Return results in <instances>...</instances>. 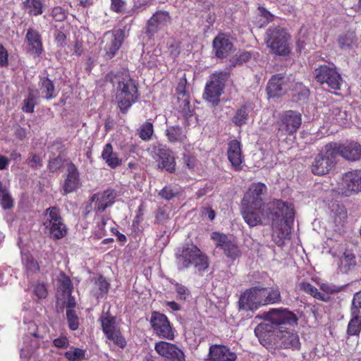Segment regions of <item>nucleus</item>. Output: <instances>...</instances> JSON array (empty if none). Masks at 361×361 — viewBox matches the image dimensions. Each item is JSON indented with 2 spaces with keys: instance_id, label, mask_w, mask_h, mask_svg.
I'll list each match as a JSON object with an SVG mask.
<instances>
[{
  "instance_id": "1",
  "label": "nucleus",
  "mask_w": 361,
  "mask_h": 361,
  "mask_svg": "<svg viewBox=\"0 0 361 361\" xmlns=\"http://www.w3.org/2000/svg\"><path fill=\"white\" fill-rule=\"evenodd\" d=\"M267 185L261 182L252 183L245 192L241 201V209L245 221L248 226L262 224L258 211L265 219L271 221V226H292L295 218L292 204L279 200H273L266 205L263 195L267 192Z\"/></svg>"
},
{
  "instance_id": "2",
  "label": "nucleus",
  "mask_w": 361,
  "mask_h": 361,
  "mask_svg": "<svg viewBox=\"0 0 361 361\" xmlns=\"http://www.w3.org/2000/svg\"><path fill=\"white\" fill-rule=\"evenodd\" d=\"M255 334L259 343L267 349L299 350L300 348L299 336L293 329H274L271 324H259L255 329Z\"/></svg>"
},
{
  "instance_id": "3",
  "label": "nucleus",
  "mask_w": 361,
  "mask_h": 361,
  "mask_svg": "<svg viewBox=\"0 0 361 361\" xmlns=\"http://www.w3.org/2000/svg\"><path fill=\"white\" fill-rule=\"evenodd\" d=\"M281 300L277 288L252 287L243 293L239 298V308L243 310L255 311L262 306L275 304Z\"/></svg>"
},
{
  "instance_id": "4",
  "label": "nucleus",
  "mask_w": 361,
  "mask_h": 361,
  "mask_svg": "<svg viewBox=\"0 0 361 361\" xmlns=\"http://www.w3.org/2000/svg\"><path fill=\"white\" fill-rule=\"evenodd\" d=\"M176 255L178 269L193 267L196 271L201 272L209 267L208 257L193 243H186L178 248Z\"/></svg>"
},
{
  "instance_id": "5",
  "label": "nucleus",
  "mask_w": 361,
  "mask_h": 361,
  "mask_svg": "<svg viewBox=\"0 0 361 361\" xmlns=\"http://www.w3.org/2000/svg\"><path fill=\"white\" fill-rule=\"evenodd\" d=\"M140 97L138 87L129 74H126L118 82L116 99L118 107L123 114H126L132 105Z\"/></svg>"
},
{
  "instance_id": "6",
  "label": "nucleus",
  "mask_w": 361,
  "mask_h": 361,
  "mask_svg": "<svg viewBox=\"0 0 361 361\" xmlns=\"http://www.w3.org/2000/svg\"><path fill=\"white\" fill-rule=\"evenodd\" d=\"M290 35L280 26L270 27L266 32L265 42L271 52L278 56H286L290 53L289 40Z\"/></svg>"
},
{
  "instance_id": "7",
  "label": "nucleus",
  "mask_w": 361,
  "mask_h": 361,
  "mask_svg": "<svg viewBox=\"0 0 361 361\" xmlns=\"http://www.w3.org/2000/svg\"><path fill=\"white\" fill-rule=\"evenodd\" d=\"M228 78V73L224 71L216 72L210 75L204 88V99L216 106L220 102V97L224 92L225 82Z\"/></svg>"
},
{
  "instance_id": "8",
  "label": "nucleus",
  "mask_w": 361,
  "mask_h": 361,
  "mask_svg": "<svg viewBox=\"0 0 361 361\" xmlns=\"http://www.w3.org/2000/svg\"><path fill=\"white\" fill-rule=\"evenodd\" d=\"M337 192L343 197H350L361 192V169H354L343 173Z\"/></svg>"
},
{
  "instance_id": "9",
  "label": "nucleus",
  "mask_w": 361,
  "mask_h": 361,
  "mask_svg": "<svg viewBox=\"0 0 361 361\" xmlns=\"http://www.w3.org/2000/svg\"><path fill=\"white\" fill-rule=\"evenodd\" d=\"M314 78L321 85L326 84L334 90H340L343 78L333 64L331 66L321 65L314 70Z\"/></svg>"
},
{
  "instance_id": "10",
  "label": "nucleus",
  "mask_w": 361,
  "mask_h": 361,
  "mask_svg": "<svg viewBox=\"0 0 361 361\" xmlns=\"http://www.w3.org/2000/svg\"><path fill=\"white\" fill-rule=\"evenodd\" d=\"M331 149V145L328 143L324 146V152L315 157L311 166L312 172L314 175L327 174L335 166L336 159Z\"/></svg>"
},
{
  "instance_id": "11",
  "label": "nucleus",
  "mask_w": 361,
  "mask_h": 361,
  "mask_svg": "<svg viewBox=\"0 0 361 361\" xmlns=\"http://www.w3.org/2000/svg\"><path fill=\"white\" fill-rule=\"evenodd\" d=\"M301 124V114L293 110L281 113L276 122L277 129L283 135H293L298 130Z\"/></svg>"
},
{
  "instance_id": "12",
  "label": "nucleus",
  "mask_w": 361,
  "mask_h": 361,
  "mask_svg": "<svg viewBox=\"0 0 361 361\" xmlns=\"http://www.w3.org/2000/svg\"><path fill=\"white\" fill-rule=\"evenodd\" d=\"M27 326V334L23 338V343L20 348V356L21 359L27 360L38 348L39 342L37 338H43L44 334H41L35 322L32 321H24Z\"/></svg>"
},
{
  "instance_id": "13",
  "label": "nucleus",
  "mask_w": 361,
  "mask_h": 361,
  "mask_svg": "<svg viewBox=\"0 0 361 361\" xmlns=\"http://www.w3.org/2000/svg\"><path fill=\"white\" fill-rule=\"evenodd\" d=\"M266 319L274 329H283L282 325L294 326L298 324L296 315L287 309H271L267 313Z\"/></svg>"
},
{
  "instance_id": "14",
  "label": "nucleus",
  "mask_w": 361,
  "mask_h": 361,
  "mask_svg": "<svg viewBox=\"0 0 361 361\" xmlns=\"http://www.w3.org/2000/svg\"><path fill=\"white\" fill-rule=\"evenodd\" d=\"M126 25H124L123 28L109 30L105 32L104 37L106 41L104 49L108 59H111L114 57L121 47L126 37Z\"/></svg>"
},
{
  "instance_id": "15",
  "label": "nucleus",
  "mask_w": 361,
  "mask_h": 361,
  "mask_svg": "<svg viewBox=\"0 0 361 361\" xmlns=\"http://www.w3.org/2000/svg\"><path fill=\"white\" fill-rule=\"evenodd\" d=\"M336 158L340 155L349 161H356L361 158V145L355 141L345 143L330 142Z\"/></svg>"
},
{
  "instance_id": "16",
  "label": "nucleus",
  "mask_w": 361,
  "mask_h": 361,
  "mask_svg": "<svg viewBox=\"0 0 361 361\" xmlns=\"http://www.w3.org/2000/svg\"><path fill=\"white\" fill-rule=\"evenodd\" d=\"M152 157L158 162V166L169 173L176 171V161L173 152L166 146L161 144L154 145Z\"/></svg>"
},
{
  "instance_id": "17",
  "label": "nucleus",
  "mask_w": 361,
  "mask_h": 361,
  "mask_svg": "<svg viewBox=\"0 0 361 361\" xmlns=\"http://www.w3.org/2000/svg\"><path fill=\"white\" fill-rule=\"evenodd\" d=\"M150 323L154 331L160 338L173 340L174 334L166 316L159 312L152 313Z\"/></svg>"
},
{
  "instance_id": "18",
  "label": "nucleus",
  "mask_w": 361,
  "mask_h": 361,
  "mask_svg": "<svg viewBox=\"0 0 361 361\" xmlns=\"http://www.w3.org/2000/svg\"><path fill=\"white\" fill-rule=\"evenodd\" d=\"M171 21L172 18L169 12L159 10L147 20L146 33L149 37H153L160 30L169 25Z\"/></svg>"
},
{
  "instance_id": "19",
  "label": "nucleus",
  "mask_w": 361,
  "mask_h": 361,
  "mask_svg": "<svg viewBox=\"0 0 361 361\" xmlns=\"http://www.w3.org/2000/svg\"><path fill=\"white\" fill-rule=\"evenodd\" d=\"M81 185L80 173L75 164L70 161L66 164V175L62 185L63 195L77 190Z\"/></svg>"
},
{
  "instance_id": "20",
  "label": "nucleus",
  "mask_w": 361,
  "mask_h": 361,
  "mask_svg": "<svg viewBox=\"0 0 361 361\" xmlns=\"http://www.w3.org/2000/svg\"><path fill=\"white\" fill-rule=\"evenodd\" d=\"M154 349L156 352L167 361H185L183 352L176 345L159 341L155 344Z\"/></svg>"
},
{
  "instance_id": "21",
  "label": "nucleus",
  "mask_w": 361,
  "mask_h": 361,
  "mask_svg": "<svg viewBox=\"0 0 361 361\" xmlns=\"http://www.w3.org/2000/svg\"><path fill=\"white\" fill-rule=\"evenodd\" d=\"M288 88V78L282 74H275L269 79L266 90L269 97L274 98L284 95Z\"/></svg>"
},
{
  "instance_id": "22",
  "label": "nucleus",
  "mask_w": 361,
  "mask_h": 361,
  "mask_svg": "<svg viewBox=\"0 0 361 361\" xmlns=\"http://www.w3.org/2000/svg\"><path fill=\"white\" fill-rule=\"evenodd\" d=\"M211 238L214 240L216 247L224 250L227 257L235 259L239 256L240 250L237 244L233 240L228 239L226 235L219 232H213Z\"/></svg>"
},
{
  "instance_id": "23",
  "label": "nucleus",
  "mask_w": 361,
  "mask_h": 361,
  "mask_svg": "<svg viewBox=\"0 0 361 361\" xmlns=\"http://www.w3.org/2000/svg\"><path fill=\"white\" fill-rule=\"evenodd\" d=\"M237 355L224 345H212L209 347L208 361H236Z\"/></svg>"
},
{
  "instance_id": "24",
  "label": "nucleus",
  "mask_w": 361,
  "mask_h": 361,
  "mask_svg": "<svg viewBox=\"0 0 361 361\" xmlns=\"http://www.w3.org/2000/svg\"><path fill=\"white\" fill-rule=\"evenodd\" d=\"M213 51L218 59L226 58L231 51L233 44L224 33H219L212 42Z\"/></svg>"
},
{
  "instance_id": "25",
  "label": "nucleus",
  "mask_w": 361,
  "mask_h": 361,
  "mask_svg": "<svg viewBox=\"0 0 361 361\" xmlns=\"http://www.w3.org/2000/svg\"><path fill=\"white\" fill-rule=\"evenodd\" d=\"M227 156L232 168L236 171H240L243 157L241 144L238 140L234 139L228 143Z\"/></svg>"
},
{
  "instance_id": "26",
  "label": "nucleus",
  "mask_w": 361,
  "mask_h": 361,
  "mask_svg": "<svg viewBox=\"0 0 361 361\" xmlns=\"http://www.w3.org/2000/svg\"><path fill=\"white\" fill-rule=\"evenodd\" d=\"M25 41L27 44L28 49L35 57L41 56L44 51L42 35L32 27L27 30Z\"/></svg>"
},
{
  "instance_id": "27",
  "label": "nucleus",
  "mask_w": 361,
  "mask_h": 361,
  "mask_svg": "<svg viewBox=\"0 0 361 361\" xmlns=\"http://www.w3.org/2000/svg\"><path fill=\"white\" fill-rule=\"evenodd\" d=\"M115 198V190L108 188L102 193L93 195L90 200L92 202H95L94 209L96 212H102L114 203Z\"/></svg>"
},
{
  "instance_id": "28",
  "label": "nucleus",
  "mask_w": 361,
  "mask_h": 361,
  "mask_svg": "<svg viewBox=\"0 0 361 361\" xmlns=\"http://www.w3.org/2000/svg\"><path fill=\"white\" fill-rule=\"evenodd\" d=\"M327 118L331 123L344 126L348 123V114L347 111L343 109L338 103H336L329 109V111L327 113Z\"/></svg>"
},
{
  "instance_id": "29",
  "label": "nucleus",
  "mask_w": 361,
  "mask_h": 361,
  "mask_svg": "<svg viewBox=\"0 0 361 361\" xmlns=\"http://www.w3.org/2000/svg\"><path fill=\"white\" fill-rule=\"evenodd\" d=\"M101 157L111 169H115L122 164V159L119 157L117 152H114L111 143H107L104 146Z\"/></svg>"
},
{
  "instance_id": "30",
  "label": "nucleus",
  "mask_w": 361,
  "mask_h": 361,
  "mask_svg": "<svg viewBox=\"0 0 361 361\" xmlns=\"http://www.w3.org/2000/svg\"><path fill=\"white\" fill-rule=\"evenodd\" d=\"M165 135L168 141L173 144L185 143L187 140L186 131L179 125H167Z\"/></svg>"
},
{
  "instance_id": "31",
  "label": "nucleus",
  "mask_w": 361,
  "mask_h": 361,
  "mask_svg": "<svg viewBox=\"0 0 361 361\" xmlns=\"http://www.w3.org/2000/svg\"><path fill=\"white\" fill-rule=\"evenodd\" d=\"M252 110L250 104H244L240 105L236 110L235 114L231 118L234 126L241 127L245 125L249 120V114Z\"/></svg>"
},
{
  "instance_id": "32",
  "label": "nucleus",
  "mask_w": 361,
  "mask_h": 361,
  "mask_svg": "<svg viewBox=\"0 0 361 361\" xmlns=\"http://www.w3.org/2000/svg\"><path fill=\"white\" fill-rule=\"evenodd\" d=\"M338 44L341 49H350L357 46V37L355 31L348 30L341 34L337 39Z\"/></svg>"
},
{
  "instance_id": "33",
  "label": "nucleus",
  "mask_w": 361,
  "mask_h": 361,
  "mask_svg": "<svg viewBox=\"0 0 361 361\" xmlns=\"http://www.w3.org/2000/svg\"><path fill=\"white\" fill-rule=\"evenodd\" d=\"M22 9L30 16H40L44 11L43 0H25Z\"/></svg>"
},
{
  "instance_id": "34",
  "label": "nucleus",
  "mask_w": 361,
  "mask_h": 361,
  "mask_svg": "<svg viewBox=\"0 0 361 361\" xmlns=\"http://www.w3.org/2000/svg\"><path fill=\"white\" fill-rule=\"evenodd\" d=\"M291 227H273L272 240L278 246H283L290 238Z\"/></svg>"
},
{
  "instance_id": "35",
  "label": "nucleus",
  "mask_w": 361,
  "mask_h": 361,
  "mask_svg": "<svg viewBox=\"0 0 361 361\" xmlns=\"http://www.w3.org/2000/svg\"><path fill=\"white\" fill-rule=\"evenodd\" d=\"M42 93L44 94V98L47 100L56 97L57 93L53 81L48 77H42L39 82Z\"/></svg>"
},
{
  "instance_id": "36",
  "label": "nucleus",
  "mask_w": 361,
  "mask_h": 361,
  "mask_svg": "<svg viewBox=\"0 0 361 361\" xmlns=\"http://www.w3.org/2000/svg\"><path fill=\"white\" fill-rule=\"evenodd\" d=\"M356 265L355 256L353 253L346 251L340 259L338 269L342 273H348Z\"/></svg>"
},
{
  "instance_id": "37",
  "label": "nucleus",
  "mask_w": 361,
  "mask_h": 361,
  "mask_svg": "<svg viewBox=\"0 0 361 361\" xmlns=\"http://www.w3.org/2000/svg\"><path fill=\"white\" fill-rule=\"evenodd\" d=\"M104 334L109 333L118 329L116 324V317L109 312H103L99 319Z\"/></svg>"
},
{
  "instance_id": "38",
  "label": "nucleus",
  "mask_w": 361,
  "mask_h": 361,
  "mask_svg": "<svg viewBox=\"0 0 361 361\" xmlns=\"http://www.w3.org/2000/svg\"><path fill=\"white\" fill-rule=\"evenodd\" d=\"M274 16L271 14L266 8L259 6L257 8V14L255 18V25L258 27H264L269 23L274 20Z\"/></svg>"
},
{
  "instance_id": "39",
  "label": "nucleus",
  "mask_w": 361,
  "mask_h": 361,
  "mask_svg": "<svg viewBox=\"0 0 361 361\" xmlns=\"http://www.w3.org/2000/svg\"><path fill=\"white\" fill-rule=\"evenodd\" d=\"M186 85L187 79L185 74H184L183 76L179 80V82L176 87V93L179 97L182 96L183 97H185L183 100V102L184 104V106H187L188 111H190V101L188 96L186 93ZM183 111L185 116H191V114H188L185 111V107H184Z\"/></svg>"
},
{
  "instance_id": "40",
  "label": "nucleus",
  "mask_w": 361,
  "mask_h": 361,
  "mask_svg": "<svg viewBox=\"0 0 361 361\" xmlns=\"http://www.w3.org/2000/svg\"><path fill=\"white\" fill-rule=\"evenodd\" d=\"M109 283L102 276H99L94 281L92 293L97 298L103 297L109 290Z\"/></svg>"
},
{
  "instance_id": "41",
  "label": "nucleus",
  "mask_w": 361,
  "mask_h": 361,
  "mask_svg": "<svg viewBox=\"0 0 361 361\" xmlns=\"http://www.w3.org/2000/svg\"><path fill=\"white\" fill-rule=\"evenodd\" d=\"M45 214L48 215L47 219L50 221V226H64L59 207H49L46 209Z\"/></svg>"
},
{
  "instance_id": "42",
  "label": "nucleus",
  "mask_w": 361,
  "mask_h": 361,
  "mask_svg": "<svg viewBox=\"0 0 361 361\" xmlns=\"http://www.w3.org/2000/svg\"><path fill=\"white\" fill-rule=\"evenodd\" d=\"M351 319L348 323L347 333L350 336L357 335L361 331V316L350 312Z\"/></svg>"
},
{
  "instance_id": "43",
  "label": "nucleus",
  "mask_w": 361,
  "mask_h": 361,
  "mask_svg": "<svg viewBox=\"0 0 361 361\" xmlns=\"http://www.w3.org/2000/svg\"><path fill=\"white\" fill-rule=\"evenodd\" d=\"M86 350L71 346L70 350L64 353L65 357L69 361H83L87 360Z\"/></svg>"
},
{
  "instance_id": "44",
  "label": "nucleus",
  "mask_w": 361,
  "mask_h": 361,
  "mask_svg": "<svg viewBox=\"0 0 361 361\" xmlns=\"http://www.w3.org/2000/svg\"><path fill=\"white\" fill-rule=\"evenodd\" d=\"M22 262L26 269L30 273H35L39 271V266L34 257L28 252H21Z\"/></svg>"
},
{
  "instance_id": "45",
  "label": "nucleus",
  "mask_w": 361,
  "mask_h": 361,
  "mask_svg": "<svg viewBox=\"0 0 361 361\" xmlns=\"http://www.w3.org/2000/svg\"><path fill=\"white\" fill-rule=\"evenodd\" d=\"M139 137L144 141L152 140L154 134V126L149 121L144 122L137 129Z\"/></svg>"
},
{
  "instance_id": "46",
  "label": "nucleus",
  "mask_w": 361,
  "mask_h": 361,
  "mask_svg": "<svg viewBox=\"0 0 361 361\" xmlns=\"http://www.w3.org/2000/svg\"><path fill=\"white\" fill-rule=\"evenodd\" d=\"M104 335L108 340L121 348H123L126 345V339L121 335L119 328Z\"/></svg>"
},
{
  "instance_id": "47",
  "label": "nucleus",
  "mask_w": 361,
  "mask_h": 361,
  "mask_svg": "<svg viewBox=\"0 0 361 361\" xmlns=\"http://www.w3.org/2000/svg\"><path fill=\"white\" fill-rule=\"evenodd\" d=\"M59 283L58 291H61L63 296H70L73 289L70 278L62 274H61Z\"/></svg>"
},
{
  "instance_id": "48",
  "label": "nucleus",
  "mask_w": 361,
  "mask_h": 361,
  "mask_svg": "<svg viewBox=\"0 0 361 361\" xmlns=\"http://www.w3.org/2000/svg\"><path fill=\"white\" fill-rule=\"evenodd\" d=\"M167 227H161L159 231H157L156 243L158 247H165L169 241L171 231L166 229Z\"/></svg>"
},
{
  "instance_id": "49",
  "label": "nucleus",
  "mask_w": 361,
  "mask_h": 361,
  "mask_svg": "<svg viewBox=\"0 0 361 361\" xmlns=\"http://www.w3.org/2000/svg\"><path fill=\"white\" fill-rule=\"evenodd\" d=\"M172 284L174 286V289L177 293L178 300L185 301L189 299L190 297V291L186 286L177 282L172 283Z\"/></svg>"
},
{
  "instance_id": "50",
  "label": "nucleus",
  "mask_w": 361,
  "mask_h": 361,
  "mask_svg": "<svg viewBox=\"0 0 361 361\" xmlns=\"http://www.w3.org/2000/svg\"><path fill=\"white\" fill-rule=\"evenodd\" d=\"M66 317L69 328L72 331H75L78 328V317L73 309H66Z\"/></svg>"
},
{
  "instance_id": "51",
  "label": "nucleus",
  "mask_w": 361,
  "mask_h": 361,
  "mask_svg": "<svg viewBox=\"0 0 361 361\" xmlns=\"http://www.w3.org/2000/svg\"><path fill=\"white\" fill-rule=\"evenodd\" d=\"M63 166V159L59 155L56 157L50 158L48 162L47 168L51 173L59 171Z\"/></svg>"
},
{
  "instance_id": "52",
  "label": "nucleus",
  "mask_w": 361,
  "mask_h": 361,
  "mask_svg": "<svg viewBox=\"0 0 361 361\" xmlns=\"http://www.w3.org/2000/svg\"><path fill=\"white\" fill-rule=\"evenodd\" d=\"M183 159L186 167L190 171H194L197 168L198 160L194 155L190 154H184Z\"/></svg>"
},
{
  "instance_id": "53",
  "label": "nucleus",
  "mask_w": 361,
  "mask_h": 361,
  "mask_svg": "<svg viewBox=\"0 0 361 361\" xmlns=\"http://www.w3.org/2000/svg\"><path fill=\"white\" fill-rule=\"evenodd\" d=\"M350 312L361 316V290L353 295Z\"/></svg>"
},
{
  "instance_id": "54",
  "label": "nucleus",
  "mask_w": 361,
  "mask_h": 361,
  "mask_svg": "<svg viewBox=\"0 0 361 361\" xmlns=\"http://www.w3.org/2000/svg\"><path fill=\"white\" fill-rule=\"evenodd\" d=\"M26 162L32 169H36L37 168L42 166V159L41 157L36 154H31Z\"/></svg>"
},
{
  "instance_id": "55",
  "label": "nucleus",
  "mask_w": 361,
  "mask_h": 361,
  "mask_svg": "<svg viewBox=\"0 0 361 361\" xmlns=\"http://www.w3.org/2000/svg\"><path fill=\"white\" fill-rule=\"evenodd\" d=\"M159 195L166 200H171L175 197L178 196V192H174L170 186H165L159 192Z\"/></svg>"
},
{
  "instance_id": "56",
  "label": "nucleus",
  "mask_w": 361,
  "mask_h": 361,
  "mask_svg": "<svg viewBox=\"0 0 361 361\" xmlns=\"http://www.w3.org/2000/svg\"><path fill=\"white\" fill-rule=\"evenodd\" d=\"M50 237L54 239H60L66 235L65 227H49Z\"/></svg>"
},
{
  "instance_id": "57",
  "label": "nucleus",
  "mask_w": 361,
  "mask_h": 361,
  "mask_svg": "<svg viewBox=\"0 0 361 361\" xmlns=\"http://www.w3.org/2000/svg\"><path fill=\"white\" fill-rule=\"evenodd\" d=\"M51 16L58 22L63 21L66 18V12L60 6H56L52 9Z\"/></svg>"
},
{
  "instance_id": "58",
  "label": "nucleus",
  "mask_w": 361,
  "mask_h": 361,
  "mask_svg": "<svg viewBox=\"0 0 361 361\" xmlns=\"http://www.w3.org/2000/svg\"><path fill=\"white\" fill-rule=\"evenodd\" d=\"M320 288L327 294L336 293L341 291V288L333 283H323L320 285Z\"/></svg>"
},
{
  "instance_id": "59",
  "label": "nucleus",
  "mask_w": 361,
  "mask_h": 361,
  "mask_svg": "<svg viewBox=\"0 0 361 361\" xmlns=\"http://www.w3.org/2000/svg\"><path fill=\"white\" fill-rule=\"evenodd\" d=\"M34 293L39 298H45L47 296V290L44 283H37L34 288Z\"/></svg>"
},
{
  "instance_id": "60",
  "label": "nucleus",
  "mask_w": 361,
  "mask_h": 361,
  "mask_svg": "<svg viewBox=\"0 0 361 361\" xmlns=\"http://www.w3.org/2000/svg\"><path fill=\"white\" fill-rule=\"evenodd\" d=\"M156 221L157 224H164L169 219V214L164 207H159L156 212Z\"/></svg>"
},
{
  "instance_id": "61",
  "label": "nucleus",
  "mask_w": 361,
  "mask_h": 361,
  "mask_svg": "<svg viewBox=\"0 0 361 361\" xmlns=\"http://www.w3.org/2000/svg\"><path fill=\"white\" fill-rule=\"evenodd\" d=\"M29 227H21L19 229V236L18 245L20 247L22 245L26 243V241L28 240V233H29Z\"/></svg>"
},
{
  "instance_id": "62",
  "label": "nucleus",
  "mask_w": 361,
  "mask_h": 361,
  "mask_svg": "<svg viewBox=\"0 0 361 361\" xmlns=\"http://www.w3.org/2000/svg\"><path fill=\"white\" fill-rule=\"evenodd\" d=\"M125 4L123 0H111V9L118 13H123L125 10Z\"/></svg>"
},
{
  "instance_id": "63",
  "label": "nucleus",
  "mask_w": 361,
  "mask_h": 361,
  "mask_svg": "<svg viewBox=\"0 0 361 361\" xmlns=\"http://www.w3.org/2000/svg\"><path fill=\"white\" fill-rule=\"evenodd\" d=\"M54 346L59 348H66L69 345V341L65 336H61L53 341Z\"/></svg>"
},
{
  "instance_id": "64",
  "label": "nucleus",
  "mask_w": 361,
  "mask_h": 361,
  "mask_svg": "<svg viewBox=\"0 0 361 361\" xmlns=\"http://www.w3.org/2000/svg\"><path fill=\"white\" fill-rule=\"evenodd\" d=\"M300 288L301 290L305 291V293L311 295L312 296H314V295L317 292V288L313 286L308 282H302L300 283Z\"/></svg>"
}]
</instances>
